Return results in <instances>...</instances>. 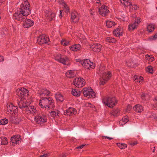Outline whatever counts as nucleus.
Here are the masks:
<instances>
[{"label": "nucleus", "mask_w": 157, "mask_h": 157, "mask_svg": "<svg viewBox=\"0 0 157 157\" xmlns=\"http://www.w3.org/2000/svg\"><path fill=\"white\" fill-rule=\"evenodd\" d=\"M84 95L87 98L94 97L95 94L93 91L92 90L89 88H84L82 90Z\"/></svg>", "instance_id": "9d476101"}, {"label": "nucleus", "mask_w": 157, "mask_h": 157, "mask_svg": "<svg viewBox=\"0 0 157 157\" xmlns=\"http://www.w3.org/2000/svg\"><path fill=\"white\" fill-rule=\"evenodd\" d=\"M106 26L108 27L111 28L113 26L115 25V23L113 21H106Z\"/></svg>", "instance_id": "f704fd0d"}, {"label": "nucleus", "mask_w": 157, "mask_h": 157, "mask_svg": "<svg viewBox=\"0 0 157 157\" xmlns=\"http://www.w3.org/2000/svg\"><path fill=\"white\" fill-rule=\"evenodd\" d=\"M106 41L109 43H115L116 42V40L111 37H108L106 39Z\"/></svg>", "instance_id": "58836bf2"}, {"label": "nucleus", "mask_w": 157, "mask_h": 157, "mask_svg": "<svg viewBox=\"0 0 157 157\" xmlns=\"http://www.w3.org/2000/svg\"><path fill=\"white\" fill-rule=\"evenodd\" d=\"M21 136L19 135L13 136L11 138L10 144L13 145L19 144L21 142Z\"/></svg>", "instance_id": "f8f14e48"}, {"label": "nucleus", "mask_w": 157, "mask_h": 157, "mask_svg": "<svg viewBox=\"0 0 157 157\" xmlns=\"http://www.w3.org/2000/svg\"><path fill=\"white\" fill-rule=\"evenodd\" d=\"M55 97L57 101L62 102L63 100V98L62 95L59 93L56 94Z\"/></svg>", "instance_id": "c85d7f7f"}, {"label": "nucleus", "mask_w": 157, "mask_h": 157, "mask_svg": "<svg viewBox=\"0 0 157 157\" xmlns=\"http://www.w3.org/2000/svg\"><path fill=\"white\" fill-rule=\"evenodd\" d=\"M55 59L62 64L69 65L70 64L69 60L67 57H62L60 55L57 54L55 56Z\"/></svg>", "instance_id": "0eeeda50"}, {"label": "nucleus", "mask_w": 157, "mask_h": 157, "mask_svg": "<svg viewBox=\"0 0 157 157\" xmlns=\"http://www.w3.org/2000/svg\"><path fill=\"white\" fill-rule=\"evenodd\" d=\"M128 119L127 116L123 117L122 120L120 121V124L122 126L124 125L128 121Z\"/></svg>", "instance_id": "2f4dec72"}, {"label": "nucleus", "mask_w": 157, "mask_h": 157, "mask_svg": "<svg viewBox=\"0 0 157 157\" xmlns=\"http://www.w3.org/2000/svg\"><path fill=\"white\" fill-rule=\"evenodd\" d=\"M42 100L39 102V105L41 108H44L46 109H49L54 107L53 101L52 98H42Z\"/></svg>", "instance_id": "f03ea898"}, {"label": "nucleus", "mask_w": 157, "mask_h": 157, "mask_svg": "<svg viewBox=\"0 0 157 157\" xmlns=\"http://www.w3.org/2000/svg\"><path fill=\"white\" fill-rule=\"evenodd\" d=\"M45 13V16L50 20H53L55 17V13L52 12L51 11H46Z\"/></svg>", "instance_id": "5701e85b"}, {"label": "nucleus", "mask_w": 157, "mask_h": 157, "mask_svg": "<svg viewBox=\"0 0 157 157\" xmlns=\"http://www.w3.org/2000/svg\"><path fill=\"white\" fill-rule=\"evenodd\" d=\"M76 48V44L70 47V49L72 51H75Z\"/></svg>", "instance_id": "09e8293b"}, {"label": "nucleus", "mask_w": 157, "mask_h": 157, "mask_svg": "<svg viewBox=\"0 0 157 157\" xmlns=\"http://www.w3.org/2000/svg\"><path fill=\"white\" fill-rule=\"evenodd\" d=\"M49 38L47 36L42 35L39 36L37 40V42L39 44H48Z\"/></svg>", "instance_id": "4468645a"}, {"label": "nucleus", "mask_w": 157, "mask_h": 157, "mask_svg": "<svg viewBox=\"0 0 157 157\" xmlns=\"http://www.w3.org/2000/svg\"><path fill=\"white\" fill-rule=\"evenodd\" d=\"M59 113V111H52L50 113V115L53 117H55L58 116V114Z\"/></svg>", "instance_id": "e433bc0d"}, {"label": "nucleus", "mask_w": 157, "mask_h": 157, "mask_svg": "<svg viewBox=\"0 0 157 157\" xmlns=\"http://www.w3.org/2000/svg\"><path fill=\"white\" fill-rule=\"evenodd\" d=\"M48 156V154H45L41 155L40 156V157H47Z\"/></svg>", "instance_id": "3c124183"}, {"label": "nucleus", "mask_w": 157, "mask_h": 157, "mask_svg": "<svg viewBox=\"0 0 157 157\" xmlns=\"http://www.w3.org/2000/svg\"><path fill=\"white\" fill-rule=\"evenodd\" d=\"M119 110L118 109H114L111 113V114L113 116L116 117L119 115Z\"/></svg>", "instance_id": "4c0bfd02"}, {"label": "nucleus", "mask_w": 157, "mask_h": 157, "mask_svg": "<svg viewBox=\"0 0 157 157\" xmlns=\"http://www.w3.org/2000/svg\"><path fill=\"white\" fill-rule=\"evenodd\" d=\"M16 92L18 96L21 99L24 98L25 96H26L29 94L28 90L23 88L17 90Z\"/></svg>", "instance_id": "ddd939ff"}, {"label": "nucleus", "mask_w": 157, "mask_h": 157, "mask_svg": "<svg viewBox=\"0 0 157 157\" xmlns=\"http://www.w3.org/2000/svg\"><path fill=\"white\" fill-rule=\"evenodd\" d=\"M20 11L16 12L13 15V18L20 21H22L25 19V17L30 13L29 4L27 0H21Z\"/></svg>", "instance_id": "f257e3e1"}, {"label": "nucleus", "mask_w": 157, "mask_h": 157, "mask_svg": "<svg viewBox=\"0 0 157 157\" xmlns=\"http://www.w3.org/2000/svg\"><path fill=\"white\" fill-rule=\"evenodd\" d=\"M135 20V21L128 25V29L129 30H133L135 29L140 22L139 18H138L137 19H136Z\"/></svg>", "instance_id": "dca6fc26"}, {"label": "nucleus", "mask_w": 157, "mask_h": 157, "mask_svg": "<svg viewBox=\"0 0 157 157\" xmlns=\"http://www.w3.org/2000/svg\"><path fill=\"white\" fill-rule=\"evenodd\" d=\"M69 41L66 39H63L61 41L62 44L64 46H67L69 43Z\"/></svg>", "instance_id": "ea45409f"}, {"label": "nucleus", "mask_w": 157, "mask_h": 157, "mask_svg": "<svg viewBox=\"0 0 157 157\" xmlns=\"http://www.w3.org/2000/svg\"><path fill=\"white\" fill-rule=\"evenodd\" d=\"M132 106L131 105H128L127 106V109L126 110V112L128 113L132 109Z\"/></svg>", "instance_id": "49530a36"}, {"label": "nucleus", "mask_w": 157, "mask_h": 157, "mask_svg": "<svg viewBox=\"0 0 157 157\" xmlns=\"http://www.w3.org/2000/svg\"><path fill=\"white\" fill-rule=\"evenodd\" d=\"M141 98L143 100L145 101L148 99L149 96L147 94L143 93L141 95Z\"/></svg>", "instance_id": "c9c22d12"}, {"label": "nucleus", "mask_w": 157, "mask_h": 157, "mask_svg": "<svg viewBox=\"0 0 157 157\" xmlns=\"http://www.w3.org/2000/svg\"><path fill=\"white\" fill-rule=\"evenodd\" d=\"M99 14L102 16H105L109 13V10L107 6L105 5H100L98 6Z\"/></svg>", "instance_id": "9b49d317"}, {"label": "nucleus", "mask_w": 157, "mask_h": 157, "mask_svg": "<svg viewBox=\"0 0 157 157\" xmlns=\"http://www.w3.org/2000/svg\"><path fill=\"white\" fill-rule=\"evenodd\" d=\"M155 29L154 25L151 24H149L147 27V30L149 32H151Z\"/></svg>", "instance_id": "7c9ffc66"}, {"label": "nucleus", "mask_w": 157, "mask_h": 157, "mask_svg": "<svg viewBox=\"0 0 157 157\" xmlns=\"http://www.w3.org/2000/svg\"><path fill=\"white\" fill-rule=\"evenodd\" d=\"M74 72L70 70L66 73V75L69 78H71L74 76Z\"/></svg>", "instance_id": "72a5a7b5"}, {"label": "nucleus", "mask_w": 157, "mask_h": 157, "mask_svg": "<svg viewBox=\"0 0 157 157\" xmlns=\"http://www.w3.org/2000/svg\"><path fill=\"white\" fill-rule=\"evenodd\" d=\"M151 118H154V119H155V117L154 115H152V116H151Z\"/></svg>", "instance_id": "e2e57ef3"}, {"label": "nucleus", "mask_w": 157, "mask_h": 157, "mask_svg": "<svg viewBox=\"0 0 157 157\" xmlns=\"http://www.w3.org/2000/svg\"><path fill=\"white\" fill-rule=\"evenodd\" d=\"M146 71L149 73H152L153 71V68L151 66H149L146 68Z\"/></svg>", "instance_id": "37998d69"}, {"label": "nucleus", "mask_w": 157, "mask_h": 157, "mask_svg": "<svg viewBox=\"0 0 157 157\" xmlns=\"http://www.w3.org/2000/svg\"><path fill=\"white\" fill-rule=\"evenodd\" d=\"M151 61H153L154 60V58L152 57V56H151L149 59Z\"/></svg>", "instance_id": "13d9d810"}, {"label": "nucleus", "mask_w": 157, "mask_h": 157, "mask_svg": "<svg viewBox=\"0 0 157 157\" xmlns=\"http://www.w3.org/2000/svg\"><path fill=\"white\" fill-rule=\"evenodd\" d=\"M154 151H155V150H154L153 151V152H154Z\"/></svg>", "instance_id": "0e129e2a"}, {"label": "nucleus", "mask_w": 157, "mask_h": 157, "mask_svg": "<svg viewBox=\"0 0 157 157\" xmlns=\"http://www.w3.org/2000/svg\"><path fill=\"white\" fill-rule=\"evenodd\" d=\"M118 146L121 149H123L127 147V145L125 144H120L118 143L117 144Z\"/></svg>", "instance_id": "79ce46f5"}, {"label": "nucleus", "mask_w": 157, "mask_h": 157, "mask_svg": "<svg viewBox=\"0 0 157 157\" xmlns=\"http://www.w3.org/2000/svg\"><path fill=\"white\" fill-rule=\"evenodd\" d=\"M101 45L98 44H93L90 46V48L94 52H99L101 51Z\"/></svg>", "instance_id": "412c9836"}, {"label": "nucleus", "mask_w": 157, "mask_h": 157, "mask_svg": "<svg viewBox=\"0 0 157 157\" xmlns=\"http://www.w3.org/2000/svg\"><path fill=\"white\" fill-rule=\"evenodd\" d=\"M4 60V58H3L2 56H0V62Z\"/></svg>", "instance_id": "6e6d98bb"}, {"label": "nucleus", "mask_w": 157, "mask_h": 157, "mask_svg": "<svg viewBox=\"0 0 157 157\" xmlns=\"http://www.w3.org/2000/svg\"><path fill=\"white\" fill-rule=\"evenodd\" d=\"M76 113V110L73 108H69L64 112V114L68 116H71Z\"/></svg>", "instance_id": "6ab92c4d"}, {"label": "nucleus", "mask_w": 157, "mask_h": 157, "mask_svg": "<svg viewBox=\"0 0 157 157\" xmlns=\"http://www.w3.org/2000/svg\"><path fill=\"white\" fill-rule=\"evenodd\" d=\"M104 69V67H101L99 68V72L101 74L99 82V84L101 85H103L106 83L111 76V73L109 71L103 72Z\"/></svg>", "instance_id": "7ed1b4c3"}, {"label": "nucleus", "mask_w": 157, "mask_h": 157, "mask_svg": "<svg viewBox=\"0 0 157 157\" xmlns=\"http://www.w3.org/2000/svg\"><path fill=\"white\" fill-rule=\"evenodd\" d=\"M37 112L36 109L33 106H29L27 110L25 112V113L28 114L32 113L34 115Z\"/></svg>", "instance_id": "aec40b11"}, {"label": "nucleus", "mask_w": 157, "mask_h": 157, "mask_svg": "<svg viewBox=\"0 0 157 157\" xmlns=\"http://www.w3.org/2000/svg\"><path fill=\"white\" fill-rule=\"evenodd\" d=\"M133 109L135 111L138 113H141L143 111V106L139 104L135 105Z\"/></svg>", "instance_id": "b1692460"}, {"label": "nucleus", "mask_w": 157, "mask_h": 157, "mask_svg": "<svg viewBox=\"0 0 157 157\" xmlns=\"http://www.w3.org/2000/svg\"><path fill=\"white\" fill-rule=\"evenodd\" d=\"M35 121L37 124H41L47 121V117L44 114H41L35 117Z\"/></svg>", "instance_id": "6e6552de"}, {"label": "nucleus", "mask_w": 157, "mask_h": 157, "mask_svg": "<svg viewBox=\"0 0 157 157\" xmlns=\"http://www.w3.org/2000/svg\"><path fill=\"white\" fill-rule=\"evenodd\" d=\"M86 106H90V107H94L93 106H92L91 104L90 103H88L86 104Z\"/></svg>", "instance_id": "8fccbe9b"}, {"label": "nucleus", "mask_w": 157, "mask_h": 157, "mask_svg": "<svg viewBox=\"0 0 157 157\" xmlns=\"http://www.w3.org/2000/svg\"><path fill=\"white\" fill-rule=\"evenodd\" d=\"M62 10H60V15H59V17L60 18H61V17H62Z\"/></svg>", "instance_id": "4d7b16f0"}, {"label": "nucleus", "mask_w": 157, "mask_h": 157, "mask_svg": "<svg viewBox=\"0 0 157 157\" xmlns=\"http://www.w3.org/2000/svg\"><path fill=\"white\" fill-rule=\"evenodd\" d=\"M103 103L105 105L110 108L113 107L116 103V100L115 98L107 97L102 100Z\"/></svg>", "instance_id": "39448f33"}, {"label": "nucleus", "mask_w": 157, "mask_h": 157, "mask_svg": "<svg viewBox=\"0 0 157 157\" xmlns=\"http://www.w3.org/2000/svg\"><path fill=\"white\" fill-rule=\"evenodd\" d=\"M135 7H132V9H134L135 10H136L137 9L138 7H137L136 6H135Z\"/></svg>", "instance_id": "052dcab7"}, {"label": "nucleus", "mask_w": 157, "mask_h": 157, "mask_svg": "<svg viewBox=\"0 0 157 157\" xmlns=\"http://www.w3.org/2000/svg\"><path fill=\"white\" fill-rule=\"evenodd\" d=\"M8 120L7 119H2L0 121V124L4 125L8 123Z\"/></svg>", "instance_id": "a19ab883"}, {"label": "nucleus", "mask_w": 157, "mask_h": 157, "mask_svg": "<svg viewBox=\"0 0 157 157\" xmlns=\"http://www.w3.org/2000/svg\"><path fill=\"white\" fill-rule=\"evenodd\" d=\"M85 83V80L81 78H75L73 82V84L78 88L82 87Z\"/></svg>", "instance_id": "1a4fd4ad"}, {"label": "nucleus", "mask_w": 157, "mask_h": 157, "mask_svg": "<svg viewBox=\"0 0 157 157\" xmlns=\"http://www.w3.org/2000/svg\"><path fill=\"white\" fill-rule=\"evenodd\" d=\"M6 108L7 109V113L9 114L11 112H13L11 114H10L11 115L10 116L11 122L13 123H16L15 121V117H14L13 113H15L14 112L17 109V107L14 106L13 104L12 103H9L7 105Z\"/></svg>", "instance_id": "20e7f679"}, {"label": "nucleus", "mask_w": 157, "mask_h": 157, "mask_svg": "<svg viewBox=\"0 0 157 157\" xmlns=\"http://www.w3.org/2000/svg\"><path fill=\"white\" fill-rule=\"evenodd\" d=\"M104 137H105V138H108V139L109 140H111L113 139L112 138H110L107 136H104Z\"/></svg>", "instance_id": "bf43d9fd"}, {"label": "nucleus", "mask_w": 157, "mask_h": 157, "mask_svg": "<svg viewBox=\"0 0 157 157\" xmlns=\"http://www.w3.org/2000/svg\"><path fill=\"white\" fill-rule=\"evenodd\" d=\"M22 21H23L22 24L23 26L25 28H28L33 26L34 24L33 21L30 19H25Z\"/></svg>", "instance_id": "2eb2a0df"}, {"label": "nucleus", "mask_w": 157, "mask_h": 157, "mask_svg": "<svg viewBox=\"0 0 157 157\" xmlns=\"http://www.w3.org/2000/svg\"><path fill=\"white\" fill-rule=\"evenodd\" d=\"M85 146L84 145V144H82V145H81V146H79V147H77V148H82L83 147Z\"/></svg>", "instance_id": "5fc2aeb1"}, {"label": "nucleus", "mask_w": 157, "mask_h": 157, "mask_svg": "<svg viewBox=\"0 0 157 157\" xmlns=\"http://www.w3.org/2000/svg\"><path fill=\"white\" fill-rule=\"evenodd\" d=\"M153 108L154 109H157V97L155 98V104L153 105Z\"/></svg>", "instance_id": "c03bdc74"}, {"label": "nucleus", "mask_w": 157, "mask_h": 157, "mask_svg": "<svg viewBox=\"0 0 157 157\" xmlns=\"http://www.w3.org/2000/svg\"><path fill=\"white\" fill-rule=\"evenodd\" d=\"M123 32L122 29L120 27H119L113 31V33L115 36L119 37L122 35Z\"/></svg>", "instance_id": "4be33fe9"}, {"label": "nucleus", "mask_w": 157, "mask_h": 157, "mask_svg": "<svg viewBox=\"0 0 157 157\" xmlns=\"http://www.w3.org/2000/svg\"><path fill=\"white\" fill-rule=\"evenodd\" d=\"M151 40H154L157 39V33H156L153 36H151L150 38Z\"/></svg>", "instance_id": "a18cd8bd"}, {"label": "nucleus", "mask_w": 157, "mask_h": 157, "mask_svg": "<svg viewBox=\"0 0 157 157\" xmlns=\"http://www.w3.org/2000/svg\"><path fill=\"white\" fill-rule=\"evenodd\" d=\"M8 143L7 138L4 136L0 137V145H5Z\"/></svg>", "instance_id": "cd10ccee"}, {"label": "nucleus", "mask_w": 157, "mask_h": 157, "mask_svg": "<svg viewBox=\"0 0 157 157\" xmlns=\"http://www.w3.org/2000/svg\"><path fill=\"white\" fill-rule=\"evenodd\" d=\"M134 81L136 82H137L141 84L143 82V78L139 76L135 75L134 77Z\"/></svg>", "instance_id": "a878e982"}, {"label": "nucleus", "mask_w": 157, "mask_h": 157, "mask_svg": "<svg viewBox=\"0 0 157 157\" xmlns=\"http://www.w3.org/2000/svg\"><path fill=\"white\" fill-rule=\"evenodd\" d=\"M76 61L77 62H79L83 67L87 69L93 68L94 67V63L88 59L82 60L80 59H77Z\"/></svg>", "instance_id": "423d86ee"}, {"label": "nucleus", "mask_w": 157, "mask_h": 157, "mask_svg": "<svg viewBox=\"0 0 157 157\" xmlns=\"http://www.w3.org/2000/svg\"><path fill=\"white\" fill-rule=\"evenodd\" d=\"M61 4L62 5V6H63V8L64 10L65 11L66 13H67L68 12H69V8L67 6V5L64 2V1H62Z\"/></svg>", "instance_id": "c756f323"}, {"label": "nucleus", "mask_w": 157, "mask_h": 157, "mask_svg": "<svg viewBox=\"0 0 157 157\" xmlns=\"http://www.w3.org/2000/svg\"><path fill=\"white\" fill-rule=\"evenodd\" d=\"M71 21L73 22H78L79 19L78 14L76 12H72L71 14Z\"/></svg>", "instance_id": "a211bd4d"}, {"label": "nucleus", "mask_w": 157, "mask_h": 157, "mask_svg": "<svg viewBox=\"0 0 157 157\" xmlns=\"http://www.w3.org/2000/svg\"><path fill=\"white\" fill-rule=\"evenodd\" d=\"M102 1V0H97V1L96 2V3H100V5H101V2Z\"/></svg>", "instance_id": "864d4df0"}, {"label": "nucleus", "mask_w": 157, "mask_h": 157, "mask_svg": "<svg viewBox=\"0 0 157 157\" xmlns=\"http://www.w3.org/2000/svg\"><path fill=\"white\" fill-rule=\"evenodd\" d=\"M146 57L147 58V57H149V58H150L151 56H149L148 55H146Z\"/></svg>", "instance_id": "680f3d73"}, {"label": "nucleus", "mask_w": 157, "mask_h": 157, "mask_svg": "<svg viewBox=\"0 0 157 157\" xmlns=\"http://www.w3.org/2000/svg\"><path fill=\"white\" fill-rule=\"evenodd\" d=\"M120 1L125 7H127L128 6H130L132 5L131 2L129 0H120Z\"/></svg>", "instance_id": "bb28decb"}, {"label": "nucleus", "mask_w": 157, "mask_h": 157, "mask_svg": "<svg viewBox=\"0 0 157 157\" xmlns=\"http://www.w3.org/2000/svg\"><path fill=\"white\" fill-rule=\"evenodd\" d=\"M18 105L19 108L21 109L22 111H24L25 112L29 107L26 104L25 101L22 100L18 102Z\"/></svg>", "instance_id": "f3484780"}, {"label": "nucleus", "mask_w": 157, "mask_h": 157, "mask_svg": "<svg viewBox=\"0 0 157 157\" xmlns=\"http://www.w3.org/2000/svg\"><path fill=\"white\" fill-rule=\"evenodd\" d=\"M137 144V142H134L130 144L132 145H134Z\"/></svg>", "instance_id": "603ef678"}, {"label": "nucleus", "mask_w": 157, "mask_h": 157, "mask_svg": "<svg viewBox=\"0 0 157 157\" xmlns=\"http://www.w3.org/2000/svg\"><path fill=\"white\" fill-rule=\"evenodd\" d=\"M50 92L46 89H43L41 90H39L38 93L41 96L48 95L50 94Z\"/></svg>", "instance_id": "393cba45"}, {"label": "nucleus", "mask_w": 157, "mask_h": 157, "mask_svg": "<svg viewBox=\"0 0 157 157\" xmlns=\"http://www.w3.org/2000/svg\"><path fill=\"white\" fill-rule=\"evenodd\" d=\"M71 93L72 94L75 96L78 97L80 94V91L75 89H73L71 92Z\"/></svg>", "instance_id": "473e14b6"}, {"label": "nucleus", "mask_w": 157, "mask_h": 157, "mask_svg": "<svg viewBox=\"0 0 157 157\" xmlns=\"http://www.w3.org/2000/svg\"><path fill=\"white\" fill-rule=\"evenodd\" d=\"M75 51H77L79 50L81 48V46L80 44H76Z\"/></svg>", "instance_id": "de8ad7c7"}]
</instances>
